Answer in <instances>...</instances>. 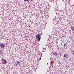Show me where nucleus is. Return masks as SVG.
Wrapping results in <instances>:
<instances>
[{"label": "nucleus", "instance_id": "1", "mask_svg": "<svg viewBox=\"0 0 74 74\" xmlns=\"http://www.w3.org/2000/svg\"><path fill=\"white\" fill-rule=\"evenodd\" d=\"M36 38L38 39V41H40L41 37H40V34H37L36 36Z\"/></svg>", "mask_w": 74, "mask_h": 74}, {"label": "nucleus", "instance_id": "2", "mask_svg": "<svg viewBox=\"0 0 74 74\" xmlns=\"http://www.w3.org/2000/svg\"><path fill=\"white\" fill-rule=\"evenodd\" d=\"M0 46L1 48H4L5 47V45L3 43H1Z\"/></svg>", "mask_w": 74, "mask_h": 74}, {"label": "nucleus", "instance_id": "3", "mask_svg": "<svg viewBox=\"0 0 74 74\" xmlns=\"http://www.w3.org/2000/svg\"><path fill=\"white\" fill-rule=\"evenodd\" d=\"M2 62H3V64H5L7 63V61L5 60H3V61Z\"/></svg>", "mask_w": 74, "mask_h": 74}, {"label": "nucleus", "instance_id": "4", "mask_svg": "<svg viewBox=\"0 0 74 74\" xmlns=\"http://www.w3.org/2000/svg\"><path fill=\"white\" fill-rule=\"evenodd\" d=\"M64 57H66V58H69V55H68L66 54H64Z\"/></svg>", "mask_w": 74, "mask_h": 74}, {"label": "nucleus", "instance_id": "5", "mask_svg": "<svg viewBox=\"0 0 74 74\" xmlns=\"http://www.w3.org/2000/svg\"><path fill=\"white\" fill-rule=\"evenodd\" d=\"M53 55H55V56H58V54L56 53L55 52L53 53Z\"/></svg>", "mask_w": 74, "mask_h": 74}, {"label": "nucleus", "instance_id": "6", "mask_svg": "<svg viewBox=\"0 0 74 74\" xmlns=\"http://www.w3.org/2000/svg\"><path fill=\"white\" fill-rule=\"evenodd\" d=\"M16 66H17L20 63V62H18V61H17L16 62Z\"/></svg>", "mask_w": 74, "mask_h": 74}, {"label": "nucleus", "instance_id": "7", "mask_svg": "<svg viewBox=\"0 0 74 74\" xmlns=\"http://www.w3.org/2000/svg\"><path fill=\"white\" fill-rule=\"evenodd\" d=\"M71 28L72 29V31H73V32H74V28L73 27H71Z\"/></svg>", "mask_w": 74, "mask_h": 74}, {"label": "nucleus", "instance_id": "8", "mask_svg": "<svg viewBox=\"0 0 74 74\" xmlns=\"http://www.w3.org/2000/svg\"><path fill=\"white\" fill-rule=\"evenodd\" d=\"M64 47H65V46H67V43H66L64 44Z\"/></svg>", "mask_w": 74, "mask_h": 74}, {"label": "nucleus", "instance_id": "9", "mask_svg": "<svg viewBox=\"0 0 74 74\" xmlns=\"http://www.w3.org/2000/svg\"><path fill=\"white\" fill-rule=\"evenodd\" d=\"M1 53H2V52L1 51V50H0V54H1Z\"/></svg>", "mask_w": 74, "mask_h": 74}, {"label": "nucleus", "instance_id": "10", "mask_svg": "<svg viewBox=\"0 0 74 74\" xmlns=\"http://www.w3.org/2000/svg\"><path fill=\"white\" fill-rule=\"evenodd\" d=\"M29 0H24L25 1H28Z\"/></svg>", "mask_w": 74, "mask_h": 74}, {"label": "nucleus", "instance_id": "11", "mask_svg": "<svg viewBox=\"0 0 74 74\" xmlns=\"http://www.w3.org/2000/svg\"><path fill=\"white\" fill-rule=\"evenodd\" d=\"M41 58H40V60H41Z\"/></svg>", "mask_w": 74, "mask_h": 74}]
</instances>
